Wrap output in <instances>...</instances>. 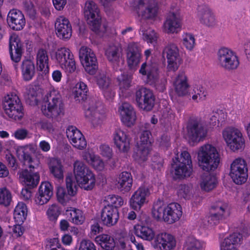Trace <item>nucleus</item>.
Instances as JSON below:
<instances>
[{
    "instance_id": "45",
    "label": "nucleus",
    "mask_w": 250,
    "mask_h": 250,
    "mask_svg": "<svg viewBox=\"0 0 250 250\" xmlns=\"http://www.w3.org/2000/svg\"><path fill=\"white\" fill-rule=\"evenodd\" d=\"M205 244L193 237H188L184 245V250H204Z\"/></svg>"
},
{
    "instance_id": "31",
    "label": "nucleus",
    "mask_w": 250,
    "mask_h": 250,
    "mask_svg": "<svg viewBox=\"0 0 250 250\" xmlns=\"http://www.w3.org/2000/svg\"><path fill=\"white\" fill-rule=\"evenodd\" d=\"M96 83L102 89L105 97L111 98L114 96V92L111 88V80L108 76H107L105 72L99 73L95 77Z\"/></svg>"
},
{
    "instance_id": "43",
    "label": "nucleus",
    "mask_w": 250,
    "mask_h": 250,
    "mask_svg": "<svg viewBox=\"0 0 250 250\" xmlns=\"http://www.w3.org/2000/svg\"><path fill=\"white\" fill-rule=\"evenodd\" d=\"M121 48L119 45H111L105 51L107 60L112 63L117 64L120 61Z\"/></svg>"
},
{
    "instance_id": "1",
    "label": "nucleus",
    "mask_w": 250,
    "mask_h": 250,
    "mask_svg": "<svg viewBox=\"0 0 250 250\" xmlns=\"http://www.w3.org/2000/svg\"><path fill=\"white\" fill-rule=\"evenodd\" d=\"M197 159L199 166L207 171L202 175L200 187L202 189L209 191L216 187L217 180L215 176L208 172L217 167L220 162L218 153L214 146L206 144L200 147Z\"/></svg>"
},
{
    "instance_id": "27",
    "label": "nucleus",
    "mask_w": 250,
    "mask_h": 250,
    "mask_svg": "<svg viewBox=\"0 0 250 250\" xmlns=\"http://www.w3.org/2000/svg\"><path fill=\"white\" fill-rule=\"evenodd\" d=\"M150 194L149 189L145 187H140L134 192L130 200V206L135 210L139 211L146 201V197Z\"/></svg>"
},
{
    "instance_id": "50",
    "label": "nucleus",
    "mask_w": 250,
    "mask_h": 250,
    "mask_svg": "<svg viewBox=\"0 0 250 250\" xmlns=\"http://www.w3.org/2000/svg\"><path fill=\"white\" fill-rule=\"evenodd\" d=\"M140 139V141L137 143V146H142L150 147L152 143V135L149 130H143L141 133Z\"/></svg>"
},
{
    "instance_id": "36",
    "label": "nucleus",
    "mask_w": 250,
    "mask_h": 250,
    "mask_svg": "<svg viewBox=\"0 0 250 250\" xmlns=\"http://www.w3.org/2000/svg\"><path fill=\"white\" fill-rule=\"evenodd\" d=\"M242 238L241 234L238 233L230 234L221 243V250H237L236 246L240 243Z\"/></svg>"
},
{
    "instance_id": "11",
    "label": "nucleus",
    "mask_w": 250,
    "mask_h": 250,
    "mask_svg": "<svg viewBox=\"0 0 250 250\" xmlns=\"http://www.w3.org/2000/svg\"><path fill=\"white\" fill-rule=\"evenodd\" d=\"M222 134L228 146L231 150L235 151L244 149L245 139L240 130L229 127L223 130Z\"/></svg>"
},
{
    "instance_id": "34",
    "label": "nucleus",
    "mask_w": 250,
    "mask_h": 250,
    "mask_svg": "<svg viewBox=\"0 0 250 250\" xmlns=\"http://www.w3.org/2000/svg\"><path fill=\"white\" fill-rule=\"evenodd\" d=\"M116 184L118 189L123 193L129 192L133 184V178L131 174L127 171L121 173L117 179Z\"/></svg>"
},
{
    "instance_id": "44",
    "label": "nucleus",
    "mask_w": 250,
    "mask_h": 250,
    "mask_svg": "<svg viewBox=\"0 0 250 250\" xmlns=\"http://www.w3.org/2000/svg\"><path fill=\"white\" fill-rule=\"evenodd\" d=\"M83 158L97 170L101 171L104 167V163L100 158L94 154L86 153L83 155Z\"/></svg>"
},
{
    "instance_id": "57",
    "label": "nucleus",
    "mask_w": 250,
    "mask_h": 250,
    "mask_svg": "<svg viewBox=\"0 0 250 250\" xmlns=\"http://www.w3.org/2000/svg\"><path fill=\"white\" fill-rule=\"evenodd\" d=\"M46 250H64L58 238L51 239L45 246Z\"/></svg>"
},
{
    "instance_id": "8",
    "label": "nucleus",
    "mask_w": 250,
    "mask_h": 250,
    "mask_svg": "<svg viewBox=\"0 0 250 250\" xmlns=\"http://www.w3.org/2000/svg\"><path fill=\"white\" fill-rule=\"evenodd\" d=\"M85 115L93 123L99 124L104 118V110L101 103L97 97H90L84 101Z\"/></svg>"
},
{
    "instance_id": "19",
    "label": "nucleus",
    "mask_w": 250,
    "mask_h": 250,
    "mask_svg": "<svg viewBox=\"0 0 250 250\" xmlns=\"http://www.w3.org/2000/svg\"><path fill=\"white\" fill-rule=\"evenodd\" d=\"M163 55L167 59L168 70L175 71L180 61L179 49L176 45L173 43H168L163 50Z\"/></svg>"
},
{
    "instance_id": "22",
    "label": "nucleus",
    "mask_w": 250,
    "mask_h": 250,
    "mask_svg": "<svg viewBox=\"0 0 250 250\" xmlns=\"http://www.w3.org/2000/svg\"><path fill=\"white\" fill-rule=\"evenodd\" d=\"M56 33L58 38L68 40L72 36V26L69 20L63 16L56 19L55 23Z\"/></svg>"
},
{
    "instance_id": "33",
    "label": "nucleus",
    "mask_w": 250,
    "mask_h": 250,
    "mask_svg": "<svg viewBox=\"0 0 250 250\" xmlns=\"http://www.w3.org/2000/svg\"><path fill=\"white\" fill-rule=\"evenodd\" d=\"M115 145L121 151L127 152L130 148V139L127 135L120 129H116L113 134Z\"/></svg>"
},
{
    "instance_id": "58",
    "label": "nucleus",
    "mask_w": 250,
    "mask_h": 250,
    "mask_svg": "<svg viewBox=\"0 0 250 250\" xmlns=\"http://www.w3.org/2000/svg\"><path fill=\"white\" fill-rule=\"evenodd\" d=\"M183 43L188 49H192L195 44L194 36L190 34H186L183 38Z\"/></svg>"
},
{
    "instance_id": "4",
    "label": "nucleus",
    "mask_w": 250,
    "mask_h": 250,
    "mask_svg": "<svg viewBox=\"0 0 250 250\" xmlns=\"http://www.w3.org/2000/svg\"><path fill=\"white\" fill-rule=\"evenodd\" d=\"M42 111L48 118H55L63 114V104L58 91L53 90L45 95L43 99Z\"/></svg>"
},
{
    "instance_id": "62",
    "label": "nucleus",
    "mask_w": 250,
    "mask_h": 250,
    "mask_svg": "<svg viewBox=\"0 0 250 250\" xmlns=\"http://www.w3.org/2000/svg\"><path fill=\"white\" fill-rule=\"evenodd\" d=\"M101 154L108 159L111 158L112 156V150L108 145H101L99 147Z\"/></svg>"
},
{
    "instance_id": "26",
    "label": "nucleus",
    "mask_w": 250,
    "mask_h": 250,
    "mask_svg": "<svg viewBox=\"0 0 250 250\" xmlns=\"http://www.w3.org/2000/svg\"><path fill=\"white\" fill-rule=\"evenodd\" d=\"M119 218L117 208L107 205L102 209L101 219L103 224L107 227H111L117 224Z\"/></svg>"
},
{
    "instance_id": "7",
    "label": "nucleus",
    "mask_w": 250,
    "mask_h": 250,
    "mask_svg": "<svg viewBox=\"0 0 250 250\" xmlns=\"http://www.w3.org/2000/svg\"><path fill=\"white\" fill-rule=\"evenodd\" d=\"M2 108L5 114L14 120H20L23 116V106L16 94H8L4 98Z\"/></svg>"
},
{
    "instance_id": "35",
    "label": "nucleus",
    "mask_w": 250,
    "mask_h": 250,
    "mask_svg": "<svg viewBox=\"0 0 250 250\" xmlns=\"http://www.w3.org/2000/svg\"><path fill=\"white\" fill-rule=\"evenodd\" d=\"M21 69L23 80L29 81L35 76L36 68L34 62L31 60L25 59L22 61Z\"/></svg>"
},
{
    "instance_id": "38",
    "label": "nucleus",
    "mask_w": 250,
    "mask_h": 250,
    "mask_svg": "<svg viewBox=\"0 0 250 250\" xmlns=\"http://www.w3.org/2000/svg\"><path fill=\"white\" fill-rule=\"evenodd\" d=\"M135 234L139 237L147 241L152 240L155 236L153 229L145 225H137L134 226Z\"/></svg>"
},
{
    "instance_id": "39",
    "label": "nucleus",
    "mask_w": 250,
    "mask_h": 250,
    "mask_svg": "<svg viewBox=\"0 0 250 250\" xmlns=\"http://www.w3.org/2000/svg\"><path fill=\"white\" fill-rule=\"evenodd\" d=\"M158 67L155 63L145 62L143 63L139 70L143 75H146L150 80L156 79L158 75Z\"/></svg>"
},
{
    "instance_id": "61",
    "label": "nucleus",
    "mask_w": 250,
    "mask_h": 250,
    "mask_svg": "<svg viewBox=\"0 0 250 250\" xmlns=\"http://www.w3.org/2000/svg\"><path fill=\"white\" fill-rule=\"evenodd\" d=\"M211 214L208 217V221L211 225H216L219 223L220 221L226 218L220 214L211 211Z\"/></svg>"
},
{
    "instance_id": "2",
    "label": "nucleus",
    "mask_w": 250,
    "mask_h": 250,
    "mask_svg": "<svg viewBox=\"0 0 250 250\" xmlns=\"http://www.w3.org/2000/svg\"><path fill=\"white\" fill-rule=\"evenodd\" d=\"M35 151V147L32 145L24 146H19L16 149L17 156L23 165L29 168H25L19 172V178L29 188H34L39 184L40 175L34 171L40 165V162L38 160H33L30 152Z\"/></svg>"
},
{
    "instance_id": "42",
    "label": "nucleus",
    "mask_w": 250,
    "mask_h": 250,
    "mask_svg": "<svg viewBox=\"0 0 250 250\" xmlns=\"http://www.w3.org/2000/svg\"><path fill=\"white\" fill-rule=\"evenodd\" d=\"M27 208L23 202H20L16 207L14 212V218L17 224H22L26 218Z\"/></svg>"
},
{
    "instance_id": "25",
    "label": "nucleus",
    "mask_w": 250,
    "mask_h": 250,
    "mask_svg": "<svg viewBox=\"0 0 250 250\" xmlns=\"http://www.w3.org/2000/svg\"><path fill=\"white\" fill-rule=\"evenodd\" d=\"M7 22L9 27L14 30H22L25 25V19L21 11L17 9L11 10L8 14Z\"/></svg>"
},
{
    "instance_id": "18",
    "label": "nucleus",
    "mask_w": 250,
    "mask_h": 250,
    "mask_svg": "<svg viewBox=\"0 0 250 250\" xmlns=\"http://www.w3.org/2000/svg\"><path fill=\"white\" fill-rule=\"evenodd\" d=\"M9 51L11 59L15 62L14 64L15 69L18 71V67L17 63L21 60L23 49L19 37L16 34H13L10 37Z\"/></svg>"
},
{
    "instance_id": "16",
    "label": "nucleus",
    "mask_w": 250,
    "mask_h": 250,
    "mask_svg": "<svg viewBox=\"0 0 250 250\" xmlns=\"http://www.w3.org/2000/svg\"><path fill=\"white\" fill-rule=\"evenodd\" d=\"M136 10L142 19L154 20L158 16L159 7L155 0H139Z\"/></svg>"
},
{
    "instance_id": "55",
    "label": "nucleus",
    "mask_w": 250,
    "mask_h": 250,
    "mask_svg": "<svg viewBox=\"0 0 250 250\" xmlns=\"http://www.w3.org/2000/svg\"><path fill=\"white\" fill-rule=\"evenodd\" d=\"M69 214L72 222L76 225H81L84 221V217L83 215V212L79 209L70 210Z\"/></svg>"
},
{
    "instance_id": "56",
    "label": "nucleus",
    "mask_w": 250,
    "mask_h": 250,
    "mask_svg": "<svg viewBox=\"0 0 250 250\" xmlns=\"http://www.w3.org/2000/svg\"><path fill=\"white\" fill-rule=\"evenodd\" d=\"M52 186L49 182H45L41 185L39 191L41 194L45 195L46 198L50 199L53 195Z\"/></svg>"
},
{
    "instance_id": "14",
    "label": "nucleus",
    "mask_w": 250,
    "mask_h": 250,
    "mask_svg": "<svg viewBox=\"0 0 250 250\" xmlns=\"http://www.w3.org/2000/svg\"><path fill=\"white\" fill-rule=\"evenodd\" d=\"M188 134L190 141L198 143L205 138L207 129L202 121L197 118H190L187 124Z\"/></svg>"
},
{
    "instance_id": "53",
    "label": "nucleus",
    "mask_w": 250,
    "mask_h": 250,
    "mask_svg": "<svg viewBox=\"0 0 250 250\" xmlns=\"http://www.w3.org/2000/svg\"><path fill=\"white\" fill-rule=\"evenodd\" d=\"M105 201L108 203V205L116 208L124 204L123 199L121 196L114 194L109 195L105 197Z\"/></svg>"
},
{
    "instance_id": "6",
    "label": "nucleus",
    "mask_w": 250,
    "mask_h": 250,
    "mask_svg": "<svg viewBox=\"0 0 250 250\" xmlns=\"http://www.w3.org/2000/svg\"><path fill=\"white\" fill-rule=\"evenodd\" d=\"M73 172L78 183L85 190H91L95 185L94 174L81 161H76L73 164Z\"/></svg>"
},
{
    "instance_id": "64",
    "label": "nucleus",
    "mask_w": 250,
    "mask_h": 250,
    "mask_svg": "<svg viewBox=\"0 0 250 250\" xmlns=\"http://www.w3.org/2000/svg\"><path fill=\"white\" fill-rule=\"evenodd\" d=\"M163 165V159L157 155H155L152 157V163L151 164L153 168L160 170Z\"/></svg>"
},
{
    "instance_id": "20",
    "label": "nucleus",
    "mask_w": 250,
    "mask_h": 250,
    "mask_svg": "<svg viewBox=\"0 0 250 250\" xmlns=\"http://www.w3.org/2000/svg\"><path fill=\"white\" fill-rule=\"evenodd\" d=\"M182 17L179 9H173L170 11L164 23L165 31L167 33L177 32L181 28Z\"/></svg>"
},
{
    "instance_id": "13",
    "label": "nucleus",
    "mask_w": 250,
    "mask_h": 250,
    "mask_svg": "<svg viewBox=\"0 0 250 250\" xmlns=\"http://www.w3.org/2000/svg\"><path fill=\"white\" fill-rule=\"evenodd\" d=\"M248 171L246 161L243 159L238 158L235 159L231 163L229 175L235 184L242 185L247 180Z\"/></svg>"
},
{
    "instance_id": "9",
    "label": "nucleus",
    "mask_w": 250,
    "mask_h": 250,
    "mask_svg": "<svg viewBox=\"0 0 250 250\" xmlns=\"http://www.w3.org/2000/svg\"><path fill=\"white\" fill-rule=\"evenodd\" d=\"M173 166L175 165V175L178 178H184L189 177L192 172V166L191 157L187 151L181 152L180 157L178 154L175 159L173 158Z\"/></svg>"
},
{
    "instance_id": "49",
    "label": "nucleus",
    "mask_w": 250,
    "mask_h": 250,
    "mask_svg": "<svg viewBox=\"0 0 250 250\" xmlns=\"http://www.w3.org/2000/svg\"><path fill=\"white\" fill-rule=\"evenodd\" d=\"M150 151V147L142 146H137V149L133 154L134 158L139 163L146 161Z\"/></svg>"
},
{
    "instance_id": "60",
    "label": "nucleus",
    "mask_w": 250,
    "mask_h": 250,
    "mask_svg": "<svg viewBox=\"0 0 250 250\" xmlns=\"http://www.w3.org/2000/svg\"><path fill=\"white\" fill-rule=\"evenodd\" d=\"M79 250H96V248L90 240L83 239L80 242Z\"/></svg>"
},
{
    "instance_id": "52",
    "label": "nucleus",
    "mask_w": 250,
    "mask_h": 250,
    "mask_svg": "<svg viewBox=\"0 0 250 250\" xmlns=\"http://www.w3.org/2000/svg\"><path fill=\"white\" fill-rule=\"evenodd\" d=\"M177 194L180 198L189 200L192 197V188L189 186L181 185L179 187Z\"/></svg>"
},
{
    "instance_id": "24",
    "label": "nucleus",
    "mask_w": 250,
    "mask_h": 250,
    "mask_svg": "<svg viewBox=\"0 0 250 250\" xmlns=\"http://www.w3.org/2000/svg\"><path fill=\"white\" fill-rule=\"evenodd\" d=\"M197 17L200 23L208 27L214 28L217 24L214 15L206 5H200L198 6Z\"/></svg>"
},
{
    "instance_id": "48",
    "label": "nucleus",
    "mask_w": 250,
    "mask_h": 250,
    "mask_svg": "<svg viewBox=\"0 0 250 250\" xmlns=\"http://www.w3.org/2000/svg\"><path fill=\"white\" fill-rule=\"evenodd\" d=\"M120 90L124 93L131 86V76L126 73H124L117 78Z\"/></svg>"
},
{
    "instance_id": "5",
    "label": "nucleus",
    "mask_w": 250,
    "mask_h": 250,
    "mask_svg": "<svg viewBox=\"0 0 250 250\" xmlns=\"http://www.w3.org/2000/svg\"><path fill=\"white\" fill-rule=\"evenodd\" d=\"M83 14L91 30L99 35L101 33H104L105 31L104 26L103 29H101V17L100 15V9L94 1L88 0L85 2Z\"/></svg>"
},
{
    "instance_id": "41",
    "label": "nucleus",
    "mask_w": 250,
    "mask_h": 250,
    "mask_svg": "<svg viewBox=\"0 0 250 250\" xmlns=\"http://www.w3.org/2000/svg\"><path fill=\"white\" fill-rule=\"evenodd\" d=\"M49 168L50 173L55 178L59 180L63 179V167L59 160L55 158L51 159Z\"/></svg>"
},
{
    "instance_id": "54",
    "label": "nucleus",
    "mask_w": 250,
    "mask_h": 250,
    "mask_svg": "<svg viewBox=\"0 0 250 250\" xmlns=\"http://www.w3.org/2000/svg\"><path fill=\"white\" fill-rule=\"evenodd\" d=\"M12 201L10 192L6 188H0V205L5 207L9 206Z\"/></svg>"
},
{
    "instance_id": "32",
    "label": "nucleus",
    "mask_w": 250,
    "mask_h": 250,
    "mask_svg": "<svg viewBox=\"0 0 250 250\" xmlns=\"http://www.w3.org/2000/svg\"><path fill=\"white\" fill-rule=\"evenodd\" d=\"M126 56L127 63L130 68H133L138 64L141 58V50L137 43L131 42L128 44Z\"/></svg>"
},
{
    "instance_id": "15",
    "label": "nucleus",
    "mask_w": 250,
    "mask_h": 250,
    "mask_svg": "<svg viewBox=\"0 0 250 250\" xmlns=\"http://www.w3.org/2000/svg\"><path fill=\"white\" fill-rule=\"evenodd\" d=\"M135 101L139 108L146 111L152 109L155 104V96L151 90L144 87L136 89Z\"/></svg>"
},
{
    "instance_id": "29",
    "label": "nucleus",
    "mask_w": 250,
    "mask_h": 250,
    "mask_svg": "<svg viewBox=\"0 0 250 250\" xmlns=\"http://www.w3.org/2000/svg\"><path fill=\"white\" fill-rule=\"evenodd\" d=\"M174 90L179 97H184L188 94L189 85L188 83V78L184 71H179L173 82Z\"/></svg>"
},
{
    "instance_id": "21",
    "label": "nucleus",
    "mask_w": 250,
    "mask_h": 250,
    "mask_svg": "<svg viewBox=\"0 0 250 250\" xmlns=\"http://www.w3.org/2000/svg\"><path fill=\"white\" fill-rule=\"evenodd\" d=\"M66 187L67 193L62 187L58 188L57 197L58 201L64 205L70 199V196H74L76 193V185L71 175L66 176L65 179Z\"/></svg>"
},
{
    "instance_id": "3",
    "label": "nucleus",
    "mask_w": 250,
    "mask_h": 250,
    "mask_svg": "<svg viewBox=\"0 0 250 250\" xmlns=\"http://www.w3.org/2000/svg\"><path fill=\"white\" fill-rule=\"evenodd\" d=\"M160 201L154 204L152 214L158 221H164L168 224H173L179 220L182 215L181 205L176 203H171L167 206H163Z\"/></svg>"
},
{
    "instance_id": "10",
    "label": "nucleus",
    "mask_w": 250,
    "mask_h": 250,
    "mask_svg": "<svg viewBox=\"0 0 250 250\" xmlns=\"http://www.w3.org/2000/svg\"><path fill=\"white\" fill-rule=\"evenodd\" d=\"M218 65L225 70L230 71L236 69L239 61L236 53L226 47L220 48L217 53Z\"/></svg>"
},
{
    "instance_id": "59",
    "label": "nucleus",
    "mask_w": 250,
    "mask_h": 250,
    "mask_svg": "<svg viewBox=\"0 0 250 250\" xmlns=\"http://www.w3.org/2000/svg\"><path fill=\"white\" fill-rule=\"evenodd\" d=\"M29 132L26 129L21 128L17 129L12 136L17 140H23L29 138Z\"/></svg>"
},
{
    "instance_id": "23",
    "label": "nucleus",
    "mask_w": 250,
    "mask_h": 250,
    "mask_svg": "<svg viewBox=\"0 0 250 250\" xmlns=\"http://www.w3.org/2000/svg\"><path fill=\"white\" fill-rule=\"evenodd\" d=\"M67 137L75 147L83 149L86 146V141L81 132L76 127L69 126L66 131Z\"/></svg>"
},
{
    "instance_id": "63",
    "label": "nucleus",
    "mask_w": 250,
    "mask_h": 250,
    "mask_svg": "<svg viewBox=\"0 0 250 250\" xmlns=\"http://www.w3.org/2000/svg\"><path fill=\"white\" fill-rule=\"evenodd\" d=\"M193 91L194 93L198 95L200 101L205 100L208 93L203 86L201 85L197 86L196 87H194Z\"/></svg>"
},
{
    "instance_id": "51",
    "label": "nucleus",
    "mask_w": 250,
    "mask_h": 250,
    "mask_svg": "<svg viewBox=\"0 0 250 250\" xmlns=\"http://www.w3.org/2000/svg\"><path fill=\"white\" fill-rule=\"evenodd\" d=\"M61 213V208L56 204L49 206L46 211L49 220L53 222L56 221Z\"/></svg>"
},
{
    "instance_id": "47",
    "label": "nucleus",
    "mask_w": 250,
    "mask_h": 250,
    "mask_svg": "<svg viewBox=\"0 0 250 250\" xmlns=\"http://www.w3.org/2000/svg\"><path fill=\"white\" fill-rule=\"evenodd\" d=\"M211 211L226 218L229 215L228 204L223 201H217L212 206Z\"/></svg>"
},
{
    "instance_id": "37",
    "label": "nucleus",
    "mask_w": 250,
    "mask_h": 250,
    "mask_svg": "<svg viewBox=\"0 0 250 250\" xmlns=\"http://www.w3.org/2000/svg\"><path fill=\"white\" fill-rule=\"evenodd\" d=\"M48 56L46 50L41 48L38 50L36 55L37 69L46 74L49 71Z\"/></svg>"
},
{
    "instance_id": "46",
    "label": "nucleus",
    "mask_w": 250,
    "mask_h": 250,
    "mask_svg": "<svg viewBox=\"0 0 250 250\" xmlns=\"http://www.w3.org/2000/svg\"><path fill=\"white\" fill-rule=\"evenodd\" d=\"M87 85L83 82L78 83L74 88L73 93L76 100L84 101L87 99L88 93Z\"/></svg>"
},
{
    "instance_id": "40",
    "label": "nucleus",
    "mask_w": 250,
    "mask_h": 250,
    "mask_svg": "<svg viewBox=\"0 0 250 250\" xmlns=\"http://www.w3.org/2000/svg\"><path fill=\"white\" fill-rule=\"evenodd\" d=\"M95 241L105 250H112L115 247L114 238L109 235L103 234L95 237Z\"/></svg>"
},
{
    "instance_id": "12",
    "label": "nucleus",
    "mask_w": 250,
    "mask_h": 250,
    "mask_svg": "<svg viewBox=\"0 0 250 250\" xmlns=\"http://www.w3.org/2000/svg\"><path fill=\"white\" fill-rule=\"evenodd\" d=\"M55 58L60 67L67 74L75 71V61L73 55L69 48L61 47L58 49L55 53Z\"/></svg>"
},
{
    "instance_id": "30",
    "label": "nucleus",
    "mask_w": 250,
    "mask_h": 250,
    "mask_svg": "<svg viewBox=\"0 0 250 250\" xmlns=\"http://www.w3.org/2000/svg\"><path fill=\"white\" fill-rule=\"evenodd\" d=\"M121 120L127 126L133 125L136 119V113L133 106L128 103H124L119 108Z\"/></svg>"
},
{
    "instance_id": "17",
    "label": "nucleus",
    "mask_w": 250,
    "mask_h": 250,
    "mask_svg": "<svg viewBox=\"0 0 250 250\" xmlns=\"http://www.w3.org/2000/svg\"><path fill=\"white\" fill-rule=\"evenodd\" d=\"M79 57L85 71L90 75L95 74L98 62L94 52L88 47L83 46L80 50Z\"/></svg>"
},
{
    "instance_id": "28",
    "label": "nucleus",
    "mask_w": 250,
    "mask_h": 250,
    "mask_svg": "<svg viewBox=\"0 0 250 250\" xmlns=\"http://www.w3.org/2000/svg\"><path fill=\"white\" fill-rule=\"evenodd\" d=\"M154 245L160 250H172L176 246V241L172 235L161 233L155 237Z\"/></svg>"
}]
</instances>
